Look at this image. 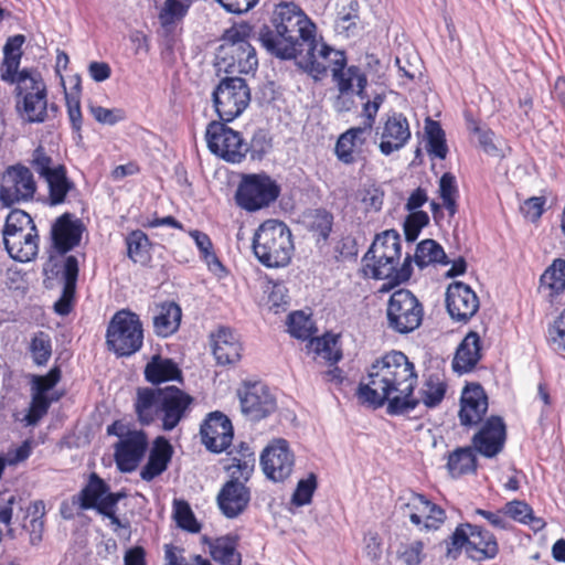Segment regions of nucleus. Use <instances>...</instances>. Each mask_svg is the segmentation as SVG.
I'll list each match as a JSON object with an SVG mask.
<instances>
[{
  "label": "nucleus",
  "mask_w": 565,
  "mask_h": 565,
  "mask_svg": "<svg viewBox=\"0 0 565 565\" xmlns=\"http://www.w3.org/2000/svg\"><path fill=\"white\" fill-rule=\"evenodd\" d=\"M417 374L413 362L401 351H391L376 359L360 383L358 395L373 407L387 403V413L402 415L415 409L419 403L437 406L445 397L446 383L439 375L428 376L414 396Z\"/></svg>",
  "instance_id": "obj_1"
},
{
  "label": "nucleus",
  "mask_w": 565,
  "mask_h": 565,
  "mask_svg": "<svg viewBox=\"0 0 565 565\" xmlns=\"http://www.w3.org/2000/svg\"><path fill=\"white\" fill-rule=\"evenodd\" d=\"M274 26H263L258 39L273 55L290 60L303 52V46L315 36L316 25L294 2H280L274 13Z\"/></svg>",
  "instance_id": "obj_2"
},
{
  "label": "nucleus",
  "mask_w": 565,
  "mask_h": 565,
  "mask_svg": "<svg viewBox=\"0 0 565 565\" xmlns=\"http://www.w3.org/2000/svg\"><path fill=\"white\" fill-rule=\"evenodd\" d=\"M192 403L193 397L177 386L139 387L134 407L140 424L160 422L163 430L171 431L189 415Z\"/></svg>",
  "instance_id": "obj_3"
},
{
  "label": "nucleus",
  "mask_w": 565,
  "mask_h": 565,
  "mask_svg": "<svg viewBox=\"0 0 565 565\" xmlns=\"http://www.w3.org/2000/svg\"><path fill=\"white\" fill-rule=\"evenodd\" d=\"M253 28L248 23H237L227 29L217 49L216 65L228 74H249L257 68L258 58L249 39Z\"/></svg>",
  "instance_id": "obj_4"
},
{
  "label": "nucleus",
  "mask_w": 565,
  "mask_h": 565,
  "mask_svg": "<svg viewBox=\"0 0 565 565\" xmlns=\"http://www.w3.org/2000/svg\"><path fill=\"white\" fill-rule=\"evenodd\" d=\"M253 250L260 264L268 268L287 266L294 253L289 227L279 221H265L255 232Z\"/></svg>",
  "instance_id": "obj_5"
},
{
  "label": "nucleus",
  "mask_w": 565,
  "mask_h": 565,
  "mask_svg": "<svg viewBox=\"0 0 565 565\" xmlns=\"http://www.w3.org/2000/svg\"><path fill=\"white\" fill-rule=\"evenodd\" d=\"M107 344L117 355H130L137 352L143 340L139 317L130 311H118L107 329Z\"/></svg>",
  "instance_id": "obj_6"
},
{
  "label": "nucleus",
  "mask_w": 565,
  "mask_h": 565,
  "mask_svg": "<svg viewBox=\"0 0 565 565\" xmlns=\"http://www.w3.org/2000/svg\"><path fill=\"white\" fill-rule=\"evenodd\" d=\"M295 58L298 65L316 81L326 76L329 70L333 75L334 72L347 64V57L342 51L334 50L324 42L318 41L316 36L303 46V52H298Z\"/></svg>",
  "instance_id": "obj_7"
},
{
  "label": "nucleus",
  "mask_w": 565,
  "mask_h": 565,
  "mask_svg": "<svg viewBox=\"0 0 565 565\" xmlns=\"http://www.w3.org/2000/svg\"><path fill=\"white\" fill-rule=\"evenodd\" d=\"M36 190L33 172L22 163L9 166L1 174L0 202L6 207L31 201Z\"/></svg>",
  "instance_id": "obj_8"
},
{
  "label": "nucleus",
  "mask_w": 565,
  "mask_h": 565,
  "mask_svg": "<svg viewBox=\"0 0 565 565\" xmlns=\"http://www.w3.org/2000/svg\"><path fill=\"white\" fill-rule=\"evenodd\" d=\"M214 107L223 121H232L246 109L250 90L241 77H226L213 92Z\"/></svg>",
  "instance_id": "obj_9"
},
{
  "label": "nucleus",
  "mask_w": 565,
  "mask_h": 565,
  "mask_svg": "<svg viewBox=\"0 0 565 565\" xmlns=\"http://www.w3.org/2000/svg\"><path fill=\"white\" fill-rule=\"evenodd\" d=\"M423 316V306L413 292L398 289L392 294L387 303V323L392 330L409 333L420 326Z\"/></svg>",
  "instance_id": "obj_10"
},
{
  "label": "nucleus",
  "mask_w": 565,
  "mask_h": 565,
  "mask_svg": "<svg viewBox=\"0 0 565 565\" xmlns=\"http://www.w3.org/2000/svg\"><path fill=\"white\" fill-rule=\"evenodd\" d=\"M17 90L15 108L25 122L40 124L47 118V92L42 77L22 79Z\"/></svg>",
  "instance_id": "obj_11"
},
{
  "label": "nucleus",
  "mask_w": 565,
  "mask_h": 565,
  "mask_svg": "<svg viewBox=\"0 0 565 565\" xmlns=\"http://www.w3.org/2000/svg\"><path fill=\"white\" fill-rule=\"evenodd\" d=\"M278 184L267 174H247L237 189V204L249 212L268 206L279 195Z\"/></svg>",
  "instance_id": "obj_12"
},
{
  "label": "nucleus",
  "mask_w": 565,
  "mask_h": 565,
  "mask_svg": "<svg viewBox=\"0 0 565 565\" xmlns=\"http://www.w3.org/2000/svg\"><path fill=\"white\" fill-rule=\"evenodd\" d=\"M205 139L211 152L231 163L241 162L249 149L238 131L220 121L209 124Z\"/></svg>",
  "instance_id": "obj_13"
},
{
  "label": "nucleus",
  "mask_w": 565,
  "mask_h": 565,
  "mask_svg": "<svg viewBox=\"0 0 565 565\" xmlns=\"http://www.w3.org/2000/svg\"><path fill=\"white\" fill-rule=\"evenodd\" d=\"M450 539L451 547L448 548V554L465 547L470 558L483 561L494 557L498 553V544L493 535L478 526L459 525Z\"/></svg>",
  "instance_id": "obj_14"
},
{
  "label": "nucleus",
  "mask_w": 565,
  "mask_h": 565,
  "mask_svg": "<svg viewBox=\"0 0 565 565\" xmlns=\"http://www.w3.org/2000/svg\"><path fill=\"white\" fill-rule=\"evenodd\" d=\"M332 81L338 89V95L333 100V108L339 113L350 111L355 106V96L361 99L366 97L367 78L365 73L358 66H341L334 72Z\"/></svg>",
  "instance_id": "obj_15"
},
{
  "label": "nucleus",
  "mask_w": 565,
  "mask_h": 565,
  "mask_svg": "<svg viewBox=\"0 0 565 565\" xmlns=\"http://www.w3.org/2000/svg\"><path fill=\"white\" fill-rule=\"evenodd\" d=\"M108 434H116L120 437L115 448V458L119 469L121 471H132L146 452L148 446L146 434L140 430L118 434L116 425L108 427Z\"/></svg>",
  "instance_id": "obj_16"
},
{
  "label": "nucleus",
  "mask_w": 565,
  "mask_h": 565,
  "mask_svg": "<svg viewBox=\"0 0 565 565\" xmlns=\"http://www.w3.org/2000/svg\"><path fill=\"white\" fill-rule=\"evenodd\" d=\"M264 473L273 481H284L294 469L295 457L285 439L271 441L260 456Z\"/></svg>",
  "instance_id": "obj_17"
},
{
  "label": "nucleus",
  "mask_w": 565,
  "mask_h": 565,
  "mask_svg": "<svg viewBox=\"0 0 565 565\" xmlns=\"http://www.w3.org/2000/svg\"><path fill=\"white\" fill-rule=\"evenodd\" d=\"M124 492H109V487L96 473H92L86 486L78 494L72 498V505H76L79 510L94 509L98 513L103 512V507L118 503L125 498Z\"/></svg>",
  "instance_id": "obj_18"
},
{
  "label": "nucleus",
  "mask_w": 565,
  "mask_h": 565,
  "mask_svg": "<svg viewBox=\"0 0 565 565\" xmlns=\"http://www.w3.org/2000/svg\"><path fill=\"white\" fill-rule=\"evenodd\" d=\"M242 412L250 420H260L274 412L276 402L269 388L256 382L247 384L238 393Z\"/></svg>",
  "instance_id": "obj_19"
},
{
  "label": "nucleus",
  "mask_w": 565,
  "mask_h": 565,
  "mask_svg": "<svg viewBox=\"0 0 565 565\" xmlns=\"http://www.w3.org/2000/svg\"><path fill=\"white\" fill-rule=\"evenodd\" d=\"M507 439V428L499 416L489 417L472 437V446L476 451L487 458H493L500 454Z\"/></svg>",
  "instance_id": "obj_20"
},
{
  "label": "nucleus",
  "mask_w": 565,
  "mask_h": 565,
  "mask_svg": "<svg viewBox=\"0 0 565 565\" xmlns=\"http://www.w3.org/2000/svg\"><path fill=\"white\" fill-rule=\"evenodd\" d=\"M202 443L213 452H222L233 440L231 420L222 413H211L201 426Z\"/></svg>",
  "instance_id": "obj_21"
},
{
  "label": "nucleus",
  "mask_w": 565,
  "mask_h": 565,
  "mask_svg": "<svg viewBox=\"0 0 565 565\" xmlns=\"http://www.w3.org/2000/svg\"><path fill=\"white\" fill-rule=\"evenodd\" d=\"M446 306L454 320L467 321L478 311L479 299L468 285L456 281L447 289Z\"/></svg>",
  "instance_id": "obj_22"
},
{
  "label": "nucleus",
  "mask_w": 565,
  "mask_h": 565,
  "mask_svg": "<svg viewBox=\"0 0 565 565\" xmlns=\"http://www.w3.org/2000/svg\"><path fill=\"white\" fill-rule=\"evenodd\" d=\"M405 514L415 525L427 530H437L445 522L446 513L437 504L422 494L413 493L405 503Z\"/></svg>",
  "instance_id": "obj_23"
},
{
  "label": "nucleus",
  "mask_w": 565,
  "mask_h": 565,
  "mask_svg": "<svg viewBox=\"0 0 565 565\" xmlns=\"http://www.w3.org/2000/svg\"><path fill=\"white\" fill-rule=\"evenodd\" d=\"M379 129V148L385 156L401 150L411 139L409 124L403 114L394 113L388 116L383 126Z\"/></svg>",
  "instance_id": "obj_24"
},
{
  "label": "nucleus",
  "mask_w": 565,
  "mask_h": 565,
  "mask_svg": "<svg viewBox=\"0 0 565 565\" xmlns=\"http://www.w3.org/2000/svg\"><path fill=\"white\" fill-rule=\"evenodd\" d=\"M488 409V397L479 384L467 385L460 398L459 419L463 426H475L481 422Z\"/></svg>",
  "instance_id": "obj_25"
},
{
  "label": "nucleus",
  "mask_w": 565,
  "mask_h": 565,
  "mask_svg": "<svg viewBox=\"0 0 565 565\" xmlns=\"http://www.w3.org/2000/svg\"><path fill=\"white\" fill-rule=\"evenodd\" d=\"M399 260L374 258L372 260L363 257V273L366 277L375 279L391 278L396 282H403L409 279L412 275V258L407 255L403 265L397 268Z\"/></svg>",
  "instance_id": "obj_26"
},
{
  "label": "nucleus",
  "mask_w": 565,
  "mask_h": 565,
  "mask_svg": "<svg viewBox=\"0 0 565 565\" xmlns=\"http://www.w3.org/2000/svg\"><path fill=\"white\" fill-rule=\"evenodd\" d=\"M250 493L243 481L228 480L217 494L222 513L230 519L239 515L248 505Z\"/></svg>",
  "instance_id": "obj_27"
},
{
  "label": "nucleus",
  "mask_w": 565,
  "mask_h": 565,
  "mask_svg": "<svg viewBox=\"0 0 565 565\" xmlns=\"http://www.w3.org/2000/svg\"><path fill=\"white\" fill-rule=\"evenodd\" d=\"M239 337L228 328H220L212 334V351L216 362L221 365L236 363L242 356Z\"/></svg>",
  "instance_id": "obj_28"
},
{
  "label": "nucleus",
  "mask_w": 565,
  "mask_h": 565,
  "mask_svg": "<svg viewBox=\"0 0 565 565\" xmlns=\"http://www.w3.org/2000/svg\"><path fill=\"white\" fill-rule=\"evenodd\" d=\"M83 225L79 221L73 220L68 214L57 218L52 227L53 246L60 254L73 249L81 242Z\"/></svg>",
  "instance_id": "obj_29"
},
{
  "label": "nucleus",
  "mask_w": 565,
  "mask_h": 565,
  "mask_svg": "<svg viewBox=\"0 0 565 565\" xmlns=\"http://www.w3.org/2000/svg\"><path fill=\"white\" fill-rule=\"evenodd\" d=\"M369 135L370 126L352 127L343 132L335 143L337 158L344 164L354 163Z\"/></svg>",
  "instance_id": "obj_30"
},
{
  "label": "nucleus",
  "mask_w": 565,
  "mask_h": 565,
  "mask_svg": "<svg viewBox=\"0 0 565 565\" xmlns=\"http://www.w3.org/2000/svg\"><path fill=\"white\" fill-rule=\"evenodd\" d=\"M3 241L9 255L18 262H30L38 254L39 235L36 227L6 236Z\"/></svg>",
  "instance_id": "obj_31"
},
{
  "label": "nucleus",
  "mask_w": 565,
  "mask_h": 565,
  "mask_svg": "<svg viewBox=\"0 0 565 565\" xmlns=\"http://www.w3.org/2000/svg\"><path fill=\"white\" fill-rule=\"evenodd\" d=\"M62 277L64 286L61 298L55 302L54 309L58 315L65 316L72 310L78 277V262L75 256L71 255L65 258Z\"/></svg>",
  "instance_id": "obj_32"
},
{
  "label": "nucleus",
  "mask_w": 565,
  "mask_h": 565,
  "mask_svg": "<svg viewBox=\"0 0 565 565\" xmlns=\"http://www.w3.org/2000/svg\"><path fill=\"white\" fill-rule=\"evenodd\" d=\"M172 457V447L164 437H157L150 450L147 465L142 468L140 476L146 481H151L161 475L168 467Z\"/></svg>",
  "instance_id": "obj_33"
},
{
  "label": "nucleus",
  "mask_w": 565,
  "mask_h": 565,
  "mask_svg": "<svg viewBox=\"0 0 565 565\" xmlns=\"http://www.w3.org/2000/svg\"><path fill=\"white\" fill-rule=\"evenodd\" d=\"M47 188L46 202L51 206L63 204L71 191L75 189L74 182L68 178L66 167H58L56 171L42 178Z\"/></svg>",
  "instance_id": "obj_34"
},
{
  "label": "nucleus",
  "mask_w": 565,
  "mask_h": 565,
  "mask_svg": "<svg viewBox=\"0 0 565 565\" xmlns=\"http://www.w3.org/2000/svg\"><path fill=\"white\" fill-rule=\"evenodd\" d=\"M365 259L374 258L401 259L402 243L399 234L394 230H388L377 235L371 245Z\"/></svg>",
  "instance_id": "obj_35"
},
{
  "label": "nucleus",
  "mask_w": 565,
  "mask_h": 565,
  "mask_svg": "<svg viewBox=\"0 0 565 565\" xmlns=\"http://www.w3.org/2000/svg\"><path fill=\"white\" fill-rule=\"evenodd\" d=\"M181 317V308L175 302L160 305L153 316L154 332L163 338L173 334L179 329Z\"/></svg>",
  "instance_id": "obj_36"
},
{
  "label": "nucleus",
  "mask_w": 565,
  "mask_h": 565,
  "mask_svg": "<svg viewBox=\"0 0 565 565\" xmlns=\"http://www.w3.org/2000/svg\"><path fill=\"white\" fill-rule=\"evenodd\" d=\"M480 359V338L476 332H469L459 344L454 369L458 372H469Z\"/></svg>",
  "instance_id": "obj_37"
},
{
  "label": "nucleus",
  "mask_w": 565,
  "mask_h": 565,
  "mask_svg": "<svg viewBox=\"0 0 565 565\" xmlns=\"http://www.w3.org/2000/svg\"><path fill=\"white\" fill-rule=\"evenodd\" d=\"M181 372L177 364L169 359L153 356L145 369L146 380L153 384L179 379Z\"/></svg>",
  "instance_id": "obj_38"
},
{
  "label": "nucleus",
  "mask_w": 565,
  "mask_h": 565,
  "mask_svg": "<svg viewBox=\"0 0 565 565\" xmlns=\"http://www.w3.org/2000/svg\"><path fill=\"white\" fill-rule=\"evenodd\" d=\"M237 540L233 536L217 537L210 544L211 556L221 565H241V554L236 550Z\"/></svg>",
  "instance_id": "obj_39"
},
{
  "label": "nucleus",
  "mask_w": 565,
  "mask_h": 565,
  "mask_svg": "<svg viewBox=\"0 0 565 565\" xmlns=\"http://www.w3.org/2000/svg\"><path fill=\"white\" fill-rule=\"evenodd\" d=\"M414 260L420 268L433 264H448L444 248L434 239H424L417 245Z\"/></svg>",
  "instance_id": "obj_40"
},
{
  "label": "nucleus",
  "mask_w": 565,
  "mask_h": 565,
  "mask_svg": "<svg viewBox=\"0 0 565 565\" xmlns=\"http://www.w3.org/2000/svg\"><path fill=\"white\" fill-rule=\"evenodd\" d=\"M541 286L547 289L552 297L565 291V259L553 260L541 276Z\"/></svg>",
  "instance_id": "obj_41"
},
{
  "label": "nucleus",
  "mask_w": 565,
  "mask_h": 565,
  "mask_svg": "<svg viewBox=\"0 0 565 565\" xmlns=\"http://www.w3.org/2000/svg\"><path fill=\"white\" fill-rule=\"evenodd\" d=\"M338 342V337L333 334H326L321 338H312L308 343V350L333 364L337 363L342 356Z\"/></svg>",
  "instance_id": "obj_42"
},
{
  "label": "nucleus",
  "mask_w": 565,
  "mask_h": 565,
  "mask_svg": "<svg viewBox=\"0 0 565 565\" xmlns=\"http://www.w3.org/2000/svg\"><path fill=\"white\" fill-rule=\"evenodd\" d=\"M255 455L248 446H242L239 457H233L232 463L227 466L231 480L247 481L254 471Z\"/></svg>",
  "instance_id": "obj_43"
},
{
  "label": "nucleus",
  "mask_w": 565,
  "mask_h": 565,
  "mask_svg": "<svg viewBox=\"0 0 565 565\" xmlns=\"http://www.w3.org/2000/svg\"><path fill=\"white\" fill-rule=\"evenodd\" d=\"M20 60L21 56L15 53L14 55L12 53L4 54L3 70L1 73V79L9 84H15V88H19V83L22 79H35L41 76L39 73L32 71H19Z\"/></svg>",
  "instance_id": "obj_44"
},
{
  "label": "nucleus",
  "mask_w": 565,
  "mask_h": 565,
  "mask_svg": "<svg viewBox=\"0 0 565 565\" xmlns=\"http://www.w3.org/2000/svg\"><path fill=\"white\" fill-rule=\"evenodd\" d=\"M447 468L452 477L476 470V457L469 447L458 448L448 457Z\"/></svg>",
  "instance_id": "obj_45"
},
{
  "label": "nucleus",
  "mask_w": 565,
  "mask_h": 565,
  "mask_svg": "<svg viewBox=\"0 0 565 565\" xmlns=\"http://www.w3.org/2000/svg\"><path fill=\"white\" fill-rule=\"evenodd\" d=\"M189 234L195 242V245L201 253V257L206 263L209 269L214 274L224 271L222 263L213 252V244L210 237L205 233L198 230L190 231Z\"/></svg>",
  "instance_id": "obj_46"
},
{
  "label": "nucleus",
  "mask_w": 565,
  "mask_h": 565,
  "mask_svg": "<svg viewBox=\"0 0 565 565\" xmlns=\"http://www.w3.org/2000/svg\"><path fill=\"white\" fill-rule=\"evenodd\" d=\"M53 151L39 145L31 153L29 159L30 166L39 174L40 178L56 171L58 167H64L63 163L56 162L52 156Z\"/></svg>",
  "instance_id": "obj_47"
},
{
  "label": "nucleus",
  "mask_w": 565,
  "mask_h": 565,
  "mask_svg": "<svg viewBox=\"0 0 565 565\" xmlns=\"http://www.w3.org/2000/svg\"><path fill=\"white\" fill-rule=\"evenodd\" d=\"M128 257L134 263L145 264L149 259L150 241L142 231L131 232L127 238Z\"/></svg>",
  "instance_id": "obj_48"
},
{
  "label": "nucleus",
  "mask_w": 565,
  "mask_h": 565,
  "mask_svg": "<svg viewBox=\"0 0 565 565\" xmlns=\"http://www.w3.org/2000/svg\"><path fill=\"white\" fill-rule=\"evenodd\" d=\"M29 351L34 364L38 366L46 365L52 355L50 335L43 331L36 332L30 341Z\"/></svg>",
  "instance_id": "obj_49"
},
{
  "label": "nucleus",
  "mask_w": 565,
  "mask_h": 565,
  "mask_svg": "<svg viewBox=\"0 0 565 565\" xmlns=\"http://www.w3.org/2000/svg\"><path fill=\"white\" fill-rule=\"evenodd\" d=\"M288 332L297 339L307 340L316 332L313 321L303 311H296L288 317Z\"/></svg>",
  "instance_id": "obj_50"
},
{
  "label": "nucleus",
  "mask_w": 565,
  "mask_h": 565,
  "mask_svg": "<svg viewBox=\"0 0 565 565\" xmlns=\"http://www.w3.org/2000/svg\"><path fill=\"white\" fill-rule=\"evenodd\" d=\"M439 194L443 200V204L449 213V216H454L457 212V198L458 188L456 178L450 173H445L439 180Z\"/></svg>",
  "instance_id": "obj_51"
},
{
  "label": "nucleus",
  "mask_w": 565,
  "mask_h": 565,
  "mask_svg": "<svg viewBox=\"0 0 565 565\" xmlns=\"http://www.w3.org/2000/svg\"><path fill=\"white\" fill-rule=\"evenodd\" d=\"M173 515L179 527L191 533L200 532L201 526L188 502L183 500H174Z\"/></svg>",
  "instance_id": "obj_52"
},
{
  "label": "nucleus",
  "mask_w": 565,
  "mask_h": 565,
  "mask_svg": "<svg viewBox=\"0 0 565 565\" xmlns=\"http://www.w3.org/2000/svg\"><path fill=\"white\" fill-rule=\"evenodd\" d=\"M191 0H167L160 12V22L167 28L181 20L188 12Z\"/></svg>",
  "instance_id": "obj_53"
},
{
  "label": "nucleus",
  "mask_w": 565,
  "mask_h": 565,
  "mask_svg": "<svg viewBox=\"0 0 565 565\" xmlns=\"http://www.w3.org/2000/svg\"><path fill=\"white\" fill-rule=\"evenodd\" d=\"M33 227H35V224L26 212L22 210H13L7 216L3 238L14 233L30 231Z\"/></svg>",
  "instance_id": "obj_54"
},
{
  "label": "nucleus",
  "mask_w": 565,
  "mask_h": 565,
  "mask_svg": "<svg viewBox=\"0 0 565 565\" xmlns=\"http://www.w3.org/2000/svg\"><path fill=\"white\" fill-rule=\"evenodd\" d=\"M88 110L94 119L102 125L114 126L127 118L126 111L121 108H105L92 103L88 105Z\"/></svg>",
  "instance_id": "obj_55"
},
{
  "label": "nucleus",
  "mask_w": 565,
  "mask_h": 565,
  "mask_svg": "<svg viewBox=\"0 0 565 565\" xmlns=\"http://www.w3.org/2000/svg\"><path fill=\"white\" fill-rule=\"evenodd\" d=\"M427 138H428V151L436 157L444 159L447 154V146L445 141V135L440 126L429 120L426 126Z\"/></svg>",
  "instance_id": "obj_56"
},
{
  "label": "nucleus",
  "mask_w": 565,
  "mask_h": 565,
  "mask_svg": "<svg viewBox=\"0 0 565 565\" xmlns=\"http://www.w3.org/2000/svg\"><path fill=\"white\" fill-rule=\"evenodd\" d=\"M505 513L515 521L533 524V526L541 527V520L534 519L532 509L529 504L522 501H512L505 505Z\"/></svg>",
  "instance_id": "obj_57"
},
{
  "label": "nucleus",
  "mask_w": 565,
  "mask_h": 565,
  "mask_svg": "<svg viewBox=\"0 0 565 565\" xmlns=\"http://www.w3.org/2000/svg\"><path fill=\"white\" fill-rule=\"evenodd\" d=\"M61 380V370L53 367L45 375H32L31 377V393H39L46 395Z\"/></svg>",
  "instance_id": "obj_58"
},
{
  "label": "nucleus",
  "mask_w": 565,
  "mask_h": 565,
  "mask_svg": "<svg viewBox=\"0 0 565 565\" xmlns=\"http://www.w3.org/2000/svg\"><path fill=\"white\" fill-rule=\"evenodd\" d=\"M31 397L32 401L25 420L28 425H35L47 413L53 398L39 393H31Z\"/></svg>",
  "instance_id": "obj_59"
},
{
  "label": "nucleus",
  "mask_w": 565,
  "mask_h": 565,
  "mask_svg": "<svg viewBox=\"0 0 565 565\" xmlns=\"http://www.w3.org/2000/svg\"><path fill=\"white\" fill-rule=\"evenodd\" d=\"M316 488L317 479L316 476L311 473L307 479H302L298 482L297 488L292 494L291 502L298 507L309 504Z\"/></svg>",
  "instance_id": "obj_60"
},
{
  "label": "nucleus",
  "mask_w": 565,
  "mask_h": 565,
  "mask_svg": "<svg viewBox=\"0 0 565 565\" xmlns=\"http://www.w3.org/2000/svg\"><path fill=\"white\" fill-rule=\"evenodd\" d=\"M429 222V216L426 212H412L404 222V233L408 242H414L420 230Z\"/></svg>",
  "instance_id": "obj_61"
},
{
  "label": "nucleus",
  "mask_w": 565,
  "mask_h": 565,
  "mask_svg": "<svg viewBox=\"0 0 565 565\" xmlns=\"http://www.w3.org/2000/svg\"><path fill=\"white\" fill-rule=\"evenodd\" d=\"M548 339L556 350L565 351V309L550 326Z\"/></svg>",
  "instance_id": "obj_62"
},
{
  "label": "nucleus",
  "mask_w": 565,
  "mask_h": 565,
  "mask_svg": "<svg viewBox=\"0 0 565 565\" xmlns=\"http://www.w3.org/2000/svg\"><path fill=\"white\" fill-rule=\"evenodd\" d=\"M545 203V198L532 196L523 202L521 212L527 220L535 222L543 214Z\"/></svg>",
  "instance_id": "obj_63"
},
{
  "label": "nucleus",
  "mask_w": 565,
  "mask_h": 565,
  "mask_svg": "<svg viewBox=\"0 0 565 565\" xmlns=\"http://www.w3.org/2000/svg\"><path fill=\"white\" fill-rule=\"evenodd\" d=\"M67 114L73 129L79 131L83 124L79 99L66 95Z\"/></svg>",
  "instance_id": "obj_64"
}]
</instances>
